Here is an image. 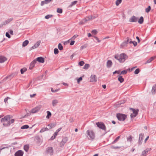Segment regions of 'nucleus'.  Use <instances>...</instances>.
<instances>
[{
	"label": "nucleus",
	"mask_w": 156,
	"mask_h": 156,
	"mask_svg": "<svg viewBox=\"0 0 156 156\" xmlns=\"http://www.w3.org/2000/svg\"><path fill=\"white\" fill-rule=\"evenodd\" d=\"M12 116L10 115L5 116L4 118L1 119V121L3 123V125L4 126L8 127L11 124L14 122V119H11Z\"/></svg>",
	"instance_id": "f257e3e1"
},
{
	"label": "nucleus",
	"mask_w": 156,
	"mask_h": 156,
	"mask_svg": "<svg viewBox=\"0 0 156 156\" xmlns=\"http://www.w3.org/2000/svg\"><path fill=\"white\" fill-rule=\"evenodd\" d=\"M115 58L118 60L120 62H123L128 58L127 55L125 53H122L120 55H115Z\"/></svg>",
	"instance_id": "f03ea898"
},
{
	"label": "nucleus",
	"mask_w": 156,
	"mask_h": 156,
	"mask_svg": "<svg viewBox=\"0 0 156 156\" xmlns=\"http://www.w3.org/2000/svg\"><path fill=\"white\" fill-rule=\"evenodd\" d=\"M86 133L89 140H93L94 139L95 134L93 130H88L87 131Z\"/></svg>",
	"instance_id": "7ed1b4c3"
},
{
	"label": "nucleus",
	"mask_w": 156,
	"mask_h": 156,
	"mask_svg": "<svg viewBox=\"0 0 156 156\" xmlns=\"http://www.w3.org/2000/svg\"><path fill=\"white\" fill-rule=\"evenodd\" d=\"M116 117L120 121H124L127 118L126 115L121 113H117Z\"/></svg>",
	"instance_id": "20e7f679"
},
{
	"label": "nucleus",
	"mask_w": 156,
	"mask_h": 156,
	"mask_svg": "<svg viewBox=\"0 0 156 156\" xmlns=\"http://www.w3.org/2000/svg\"><path fill=\"white\" fill-rule=\"evenodd\" d=\"M97 126L105 131L106 130V128L103 122H98L96 123Z\"/></svg>",
	"instance_id": "39448f33"
},
{
	"label": "nucleus",
	"mask_w": 156,
	"mask_h": 156,
	"mask_svg": "<svg viewBox=\"0 0 156 156\" xmlns=\"http://www.w3.org/2000/svg\"><path fill=\"white\" fill-rule=\"evenodd\" d=\"M68 141V138L67 137H65L63 138L62 141L60 143L59 146L60 147H63L65 144Z\"/></svg>",
	"instance_id": "423d86ee"
},
{
	"label": "nucleus",
	"mask_w": 156,
	"mask_h": 156,
	"mask_svg": "<svg viewBox=\"0 0 156 156\" xmlns=\"http://www.w3.org/2000/svg\"><path fill=\"white\" fill-rule=\"evenodd\" d=\"M41 107V106L35 107L31 110L30 112V113H36L40 110Z\"/></svg>",
	"instance_id": "0eeeda50"
},
{
	"label": "nucleus",
	"mask_w": 156,
	"mask_h": 156,
	"mask_svg": "<svg viewBox=\"0 0 156 156\" xmlns=\"http://www.w3.org/2000/svg\"><path fill=\"white\" fill-rule=\"evenodd\" d=\"M46 152L47 154H49L50 155H53V147H48L46 149Z\"/></svg>",
	"instance_id": "6e6552de"
},
{
	"label": "nucleus",
	"mask_w": 156,
	"mask_h": 156,
	"mask_svg": "<svg viewBox=\"0 0 156 156\" xmlns=\"http://www.w3.org/2000/svg\"><path fill=\"white\" fill-rule=\"evenodd\" d=\"M144 134L141 133L139 135V137L138 140V144L139 145H141L142 143V142L143 139Z\"/></svg>",
	"instance_id": "1a4fd4ad"
},
{
	"label": "nucleus",
	"mask_w": 156,
	"mask_h": 156,
	"mask_svg": "<svg viewBox=\"0 0 156 156\" xmlns=\"http://www.w3.org/2000/svg\"><path fill=\"white\" fill-rule=\"evenodd\" d=\"M138 18L135 16H132L129 19V21L131 22H135L137 21Z\"/></svg>",
	"instance_id": "9d476101"
},
{
	"label": "nucleus",
	"mask_w": 156,
	"mask_h": 156,
	"mask_svg": "<svg viewBox=\"0 0 156 156\" xmlns=\"http://www.w3.org/2000/svg\"><path fill=\"white\" fill-rule=\"evenodd\" d=\"M41 42V41H37L36 43H35L34 46H33L32 47H31L30 49V50H31L33 49H34L38 47V46L40 44Z\"/></svg>",
	"instance_id": "9b49d317"
},
{
	"label": "nucleus",
	"mask_w": 156,
	"mask_h": 156,
	"mask_svg": "<svg viewBox=\"0 0 156 156\" xmlns=\"http://www.w3.org/2000/svg\"><path fill=\"white\" fill-rule=\"evenodd\" d=\"M97 77L95 75H91L90 76V82H95L97 81Z\"/></svg>",
	"instance_id": "f8f14e48"
},
{
	"label": "nucleus",
	"mask_w": 156,
	"mask_h": 156,
	"mask_svg": "<svg viewBox=\"0 0 156 156\" xmlns=\"http://www.w3.org/2000/svg\"><path fill=\"white\" fill-rule=\"evenodd\" d=\"M16 74L15 73H12V74L4 78L3 80H6L7 79H9V80H10Z\"/></svg>",
	"instance_id": "ddd939ff"
},
{
	"label": "nucleus",
	"mask_w": 156,
	"mask_h": 156,
	"mask_svg": "<svg viewBox=\"0 0 156 156\" xmlns=\"http://www.w3.org/2000/svg\"><path fill=\"white\" fill-rule=\"evenodd\" d=\"M23 151L20 150L16 151L15 154V156H23Z\"/></svg>",
	"instance_id": "4468645a"
},
{
	"label": "nucleus",
	"mask_w": 156,
	"mask_h": 156,
	"mask_svg": "<svg viewBox=\"0 0 156 156\" xmlns=\"http://www.w3.org/2000/svg\"><path fill=\"white\" fill-rule=\"evenodd\" d=\"M36 62L37 61H38L39 62H41V63H43L44 62V58L41 57H38L36 58Z\"/></svg>",
	"instance_id": "2eb2a0df"
},
{
	"label": "nucleus",
	"mask_w": 156,
	"mask_h": 156,
	"mask_svg": "<svg viewBox=\"0 0 156 156\" xmlns=\"http://www.w3.org/2000/svg\"><path fill=\"white\" fill-rule=\"evenodd\" d=\"M151 150V148H148L143 151L142 152V154L144 156H146V154L148 153V152L150 151Z\"/></svg>",
	"instance_id": "dca6fc26"
},
{
	"label": "nucleus",
	"mask_w": 156,
	"mask_h": 156,
	"mask_svg": "<svg viewBox=\"0 0 156 156\" xmlns=\"http://www.w3.org/2000/svg\"><path fill=\"white\" fill-rule=\"evenodd\" d=\"M36 63V59L34 60L30 64V66L29 67V69H32L34 67L35 64Z\"/></svg>",
	"instance_id": "f3484780"
},
{
	"label": "nucleus",
	"mask_w": 156,
	"mask_h": 156,
	"mask_svg": "<svg viewBox=\"0 0 156 156\" xmlns=\"http://www.w3.org/2000/svg\"><path fill=\"white\" fill-rule=\"evenodd\" d=\"M129 38H127V40L124 41L122 44H121V46L122 47L125 46L128 43L129 41Z\"/></svg>",
	"instance_id": "a211bd4d"
},
{
	"label": "nucleus",
	"mask_w": 156,
	"mask_h": 156,
	"mask_svg": "<svg viewBox=\"0 0 156 156\" xmlns=\"http://www.w3.org/2000/svg\"><path fill=\"white\" fill-rule=\"evenodd\" d=\"M151 92L152 94H155L156 93V84L153 86Z\"/></svg>",
	"instance_id": "6ab92c4d"
},
{
	"label": "nucleus",
	"mask_w": 156,
	"mask_h": 156,
	"mask_svg": "<svg viewBox=\"0 0 156 156\" xmlns=\"http://www.w3.org/2000/svg\"><path fill=\"white\" fill-rule=\"evenodd\" d=\"M51 1V0H45L42 1L41 2V5L43 6L45 4H47L50 2Z\"/></svg>",
	"instance_id": "aec40b11"
},
{
	"label": "nucleus",
	"mask_w": 156,
	"mask_h": 156,
	"mask_svg": "<svg viewBox=\"0 0 156 156\" xmlns=\"http://www.w3.org/2000/svg\"><path fill=\"white\" fill-rule=\"evenodd\" d=\"M56 125V122L51 123L49 124L48 126L49 127V129H51L55 127Z\"/></svg>",
	"instance_id": "412c9836"
},
{
	"label": "nucleus",
	"mask_w": 156,
	"mask_h": 156,
	"mask_svg": "<svg viewBox=\"0 0 156 156\" xmlns=\"http://www.w3.org/2000/svg\"><path fill=\"white\" fill-rule=\"evenodd\" d=\"M7 60V58L4 56H0V63H3Z\"/></svg>",
	"instance_id": "4be33fe9"
},
{
	"label": "nucleus",
	"mask_w": 156,
	"mask_h": 156,
	"mask_svg": "<svg viewBox=\"0 0 156 156\" xmlns=\"http://www.w3.org/2000/svg\"><path fill=\"white\" fill-rule=\"evenodd\" d=\"M13 20V18H12L8 19L7 20H5V22H3L4 25H6V24L9 23L12 20Z\"/></svg>",
	"instance_id": "5701e85b"
},
{
	"label": "nucleus",
	"mask_w": 156,
	"mask_h": 156,
	"mask_svg": "<svg viewBox=\"0 0 156 156\" xmlns=\"http://www.w3.org/2000/svg\"><path fill=\"white\" fill-rule=\"evenodd\" d=\"M131 109L133 111V114H135L136 116L137 115L139 111L138 109H135L133 108H131Z\"/></svg>",
	"instance_id": "b1692460"
},
{
	"label": "nucleus",
	"mask_w": 156,
	"mask_h": 156,
	"mask_svg": "<svg viewBox=\"0 0 156 156\" xmlns=\"http://www.w3.org/2000/svg\"><path fill=\"white\" fill-rule=\"evenodd\" d=\"M58 103V101L57 100L55 99L52 101V104L53 107L55 106L57 103Z\"/></svg>",
	"instance_id": "393cba45"
},
{
	"label": "nucleus",
	"mask_w": 156,
	"mask_h": 156,
	"mask_svg": "<svg viewBox=\"0 0 156 156\" xmlns=\"http://www.w3.org/2000/svg\"><path fill=\"white\" fill-rule=\"evenodd\" d=\"M112 64V62L111 60H108L107 62V66L108 67H110Z\"/></svg>",
	"instance_id": "a878e982"
},
{
	"label": "nucleus",
	"mask_w": 156,
	"mask_h": 156,
	"mask_svg": "<svg viewBox=\"0 0 156 156\" xmlns=\"http://www.w3.org/2000/svg\"><path fill=\"white\" fill-rule=\"evenodd\" d=\"M77 1H75L73 2H72L71 4L69 5V7H71L75 5L77 2Z\"/></svg>",
	"instance_id": "bb28decb"
},
{
	"label": "nucleus",
	"mask_w": 156,
	"mask_h": 156,
	"mask_svg": "<svg viewBox=\"0 0 156 156\" xmlns=\"http://www.w3.org/2000/svg\"><path fill=\"white\" fill-rule=\"evenodd\" d=\"M29 145H26L24 147V149L26 152H27L29 150Z\"/></svg>",
	"instance_id": "cd10ccee"
},
{
	"label": "nucleus",
	"mask_w": 156,
	"mask_h": 156,
	"mask_svg": "<svg viewBox=\"0 0 156 156\" xmlns=\"http://www.w3.org/2000/svg\"><path fill=\"white\" fill-rule=\"evenodd\" d=\"M138 22L140 24H142L144 22V18L143 17L141 16L138 21Z\"/></svg>",
	"instance_id": "c85d7f7f"
},
{
	"label": "nucleus",
	"mask_w": 156,
	"mask_h": 156,
	"mask_svg": "<svg viewBox=\"0 0 156 156\" xmlns=\"http://www.w3.org/2000/svg\"><path fill=\"white\" fill-rule=\"evenodd\" d=\"M47 115L46 117L47 119H49L51 116V112L49 111H47Z\"/></svg>",
	"instance_id": "c756f323"
},
{
	"label": "nucleus",
	"mask_w": 156,
	"mask_h": 156,
	"mask_svg": "<svg viewBox=\"0 0 156 156\" xmlns=\"http://www.w3.org/2000/svg\"><path fill=\"white\" fill-rule=\"evenodd\" d=\"M118 80L121 83H122L124 81V79L122 76H119Z\"/></svg>",
	"instance_id": "7c9ffc66"
},
{
	"label": "nucleus",
	"mask_w": 156,
	"mask_h": 156,
	"mask_svg": "<svg viewBox=\"0 0 156 156\" xmlns=\"http://www.w3.org/2000/svg\"><path fill=\"white\" fill-rule=\"evenodd\" d=\"M29 43V41L27 40H26L23 43V46L25 47L27 46Z\"/></svg>",
	"instance_id": "2f4dec72"
},
{
	"label": "nucleus",
	"mask_w": 156,
	"mask_h": 156,
	"mask_svg": "<svg viewBox=\"0 0 156 156\" xmlns=\"http://www.w3.org/2000/svg\"><path fill=\"white\" fill-rule=\"evenodd\" d=\"M90 67V65L88 64H86L83 67V69H88Z\"/></svg>",
	"instance_id": "473e14b6"
},
{
	"label": "nucleus",
	"mask_w": 156,
	"mask_h": 156,
	"mask_svg": "<svg viewBox=\"0 0 156 156\" xmlns=\"http://www.w3.org/2000/svg\"><path fill=\"white\" fill-rule=\"evenodd\" d=\"M120 138V136H119L117 137L114 141L112 143V144H114L116 143Z\"/></svg>",
	"instance_id": "72a5a7b5"
},
{
	"label": "nucleus",
	"mask_w": 156,
	"mask_h": 156,
	"mask_svg": "<svg viewBox=\"0 0 156 156\" xmlns=\"http://www.w3.org/2000/svg\"><path fill=\"white\" fill-rule=\"evenodd\" d=\"M27 70V69L26 68H23L21 69L20 70V72L21 74H23L24 73L26 72Z\"/></svg>",
	"instance_id": "f704fd0d"
},
{
	"label": "nucleus",
	"mask_w": 156,
	"mask_h": 156,
	"mask_svg": "<svg viewBox=\"0 0 156 156\" xmlns=\"http://www.w3.org/2000/svg\"><path fill=\"white\" fill-rule=\"evenodd\" d=\"M58 47L59 50H62L63 49V47L61 43H59L58 45Z\"/></svg>",
	"instance_id": "c9c22d12"
},
{
	"label": "nucleus",
	"mask_w": 156,
	"mask_h": 156,
	"mask_svg": "<svg viewBox=\"0 0 156 156\" xmlns=\"http://www.w3.org/2000/svg\"><path fill=\"white\" fill-rule=\"evenodd\" d=\"M122 2V0H117L116 1V5L117 6H118Z\"/></svg>",
	"instance_id": "e433bc0d"
},
{
	"label": "nucleus",
	"mask_w": 156,
	"mask_h": 156,
	"mask_svg": "<svg viewBox=\"0 0 156 156\" xmlns=\"http://www.w3.org/2000/svg\"><path fill=\"white\" fill-rule=\"evenodd\" d=\"M29 127V126L28 125H25L22 126L21 127V129H28Z\"/></svg>",
	"instance_id": "4c0bfd02"
},
{
	"label": "nucleus",
	"mask_w": 156,
	"mask_h": 156,
	"mask_svg": "<svg viewBox=\"0 0 156 156\" xmlns=\"http://www.w3.org/2000/svg\"><path fill=\"white\" fill-rule=\"evenodd\" d=\"M151 7L150 6H149L148 7L145 9V12L147 13H148L150 10Z\"/></svg>",
	"instance_id": "58836bf2"
},
{
	"label": "nucleus",
	"mask_w": 156,
	"mask_h": 156,
	"mask_svg": "<svg viewBox=\"0 0 156 156\" xmlns=\"http://www.w3.org/2000/svg\"><path fill=\"white\" fill-rule=\"evenodd\" d=\"M57 12L59 13H61L62 12V10L61 9L58 8L57 10Z\"/></svg>",
	"instance_id": "ea45409f"
},
{
	"label": "nucleus",
	"mask_w": 156,
	"mask_h": 156,
	"mask_svg": "<svg viewBox=\"0 0 156 156\" xmlns=\"http://www.w3.org/2000/svg\"><path fill=\"white\" fill-rule=\"evenodd\" d=\"M127 141L131 142L132 140V136L131 135L129 136V137H128L127 139Z\"/></svg>",
	"instance_id": "a19ab883"
},
{
	"label": "nucleus",
	"mask_w": 156,
	"mask_h": 156,
	"mask_svg": "<svg viewBox=\"0 0 156 156\" xmlns=\"http://www.w3.org/2000/svg\"><path fill=\"white\" fill-rule=\"evenodd\" d=\"M140 72V70L139 69H136L134 71V73L135 74H137Z\"/></svg>",
	"instance_id": "79ce46f5"
},
{
	"label": "nucleus",
	"mask_w": 156,
	"mask_h": 156,
	"mask_svg": "<svg viewBox=\"0 0 156 156\" xmlns=\"http://www.w3.org/2000/svg\"><path fill=\"white\" fill-rule=\"evenodd\" d=\"M52 16L53 15H48L45 16V18L46 19H48Z\"/></svg>",
	"instance_id": "37998d69"
},
{
	"label": "nucleus",
	"mask_w": 156,
	"mask_h": 156,
	"mask_svg": "<svg viewBox=\"0 0 156 156\" xmlns=\"http://www.w3.org/2000/svg\"><path fill=\"white\" fill-rule=\"evenodd\" d=\"M91 33L94 35H96L97 34L98 31L96 30H92L91 32Z\"/></svg>",
	"instance_id": "c03bdc74"
},
{
	"label": "nucleus",
	"mask_w": 156,
	"mask_h": 156,
	"mask_svg": "<svg viewBox=\"0 0 156 156\" xmlns=\"http://www.w3.org/2000/svg\"><path fill=\"white\" fill-rule=\"evenodd\" d=\"M58 50L57 48H55L54 49V54L55 55L57 54L58 53Z\"/></svg>",
	"instance_id": "a18cd8bd"
},
{
	"label": "nucleus",
	"mask_w": 156,
	"mask_h": 156,
	"mask_svg": "<svg viewBox=\"0 0 156 156\" xmlns=\"http://www.w3.org/2000/svg\"><path fill=\"white\" fill-rule=\"evenodd\" d=\"M84 64V62L83 61H81L79 63V65L81 66H82Z\"/></svg>",
	"instance_id": "49530a36"
},
{
	"label": "nucleus",
	"mask_w": 156,
	"mask_h": 156,
	"mask_svg": "<svg viewBox=\"0 0 156 156\" xmlns=\"http://www.w3.org/2000/svg\"><path fill=\"white\" fill-rule=\"evenodd\" d=\"M62 129V127L59 128L56 131L55 133L57 135L58 133Z\"/></svg>",
	"instance_id": "de8ad7c7"
},
{
	"label": "nucleus",
	"mask_w": 156,
	"mask_h": 156,
	"mask_svg": "<svg viewBox=\"0 0 156 156\" xmlns=\"http://www.w3.org/2000/svg\"><path fill=\"white\" fill-rule=\"evenodd\" d=\"M127 71L126 70L122 71L121 72V74L125 75L127 73Z\"/></svg>",
	"instance_id": "09e8293b"
},
{
	"label": "nucleus",
	"mask_w": 156,
	"mask_h": 156,
	"mask_svg": "<svg viewBox=\"0 0 156 156\" xmlns=\"http://www.w3.org/2000/svg\"><path fill=\"white\" fill-rule=\"evenodd\" d=\"M86 18H87L88 19L87 20H89L93 19V16L91 15H90V16H87L86 17Z\"/></svg>",
	"instance_id": "8fccbe9b"
},
{
	"label": "nucleus",
	"mask_w": 156,
	"mask_h": 156,
	"mask_svg": "<svg viewBox=\"0 0 156 156\" xmlns=\"http://www.w3.org/2000/svg\"><path fill=\"white\" fill-rule=\"evenodd\" d=\"M78 36V35L76 34L74 35L71 39V40H74L75 38Z\"/></svg>",
	"instance_id": "3c124183"
},
{
	"label": "nucleus",
	"mask_w": 156,
	"mask_h": 156,
	"mask_svg": "<svg viewBox=\"0 0 156 156\" xmlns=\"http://www.w3.org/2000/svg\"><path fill=\"white\" fill-rule=\"evenodd\" d=\"M83 21V22L84 24L85 23H86L88 21V20L87 19V18H85L82 20Z\"/></svg>",
	"instance_id": "603ef678"
},
{
	"label": "nucleus",
	"mask_w": 156,
	"mask_h": 156,
	"mask_svg": "<svg viewBox=\"0 0 156 156\" xmlns=\"http://www.w3.org/2000/svg\"><path fill=\"white\" fill-rule=\"evenodd\" d=\"M5 35L6 37H7L9 38H10L11 37L10 35H9V34L8 32L6 33Z\"/></svg>",
	"instance_id": "864d4df0"
},
{
	"label": "nucleus",
	"mask_w": 156,
	"mask_h": 156,
	"mask_svg": "<svg viewBox=\"0 0 156 156\" xmlns=\"http://www.w3.org/2000/svg\"><path fill=\"white\" fill-rule=\"evenodd\" d=\"M132 43L133 44L134 46H136L137 45V42L135 41H133Z\"/></svg>",
	"instance_id": "5fc2aeb1"
},
{
	"label": "nucleus",
	"mask_w": 156,
	"mask_h": 156,
	"mask_svg": "<svg viewBox=\"0 0 156 156\" xmlns=\"http://www.w3.org/2000/svg\"><path fill=\"white\" fill-rule=\"evenodd\" d=\"M93 37H94L98 41V42H100L101 41L99 40L98 37L95 36H94Z\"/></svg>",
	"instance_id": "6e6d98bb"
},
{
	"label": "nucleus",
	"mask_w": 156,
	"mask_h": 156,
	"mask_svg": "<svg viewBox=\"0 0 156 156\" xmlns=\"http://www.w3.org/2000/svg\"><path fill=\"white\" fill-rule=\"evenodd\" d=\"M30 113H27L23 118H24L26 117H27L30 115Z\"/></svg>",
	"instance_id": "4d7b16f0"
},
{
	"label": "nucleus",
	"mask_w": 156,
	"mask_h": 156,
	"mask_svg": "<svg viewBox=\"0 0 156 156\" xmlns=\"http://www.w3.org/2000/svg\"><path fill=\"white\" fill-rule=\"evenodd\" d=\"M45 129H44V128H42L40 131V133H43L44 131H45Z\"/></svg>",
	"instance_id": "13d9d810"
},
{
	"label": "nucleus",
	"mask_w": 156,
	"mask_h": 156,
	"mask_svg": "<svg viewBox=\"0 0 156 156\" xmlns=\"http://www.w3.org/2000/svg\"><path fill=\"white\" fill-rule=\"evenodd\" d=\"M156 58L155 56H153L151 57L150 59L151 60V62L155 58Z\"/></svg>",
	"instance_id": "bf43d9fd"
},
{
	"label": "nucleus",
	"mask_w": 156,
	"mask_h": 156,
	"mask_svg": "<svg viewBox=\"0 0 156 156\" xmlns=\"http://www.w3.org/2000/svg\"><path fill=\"white\" fill-rule=\"evenodd\" d=\"M9 99H10V98L9 97H7L6 98H5V99H4V102H5V103H6V102L7 101H8V100Z\"/></svg>",
	"instance_id": "052dcab7"
},
{
	"label": "nucleus",
	"mask_w": 156,
	"mask_h": 156,
	"mask_svg": "<svg viewBox=\"0 0 156 156\" xmlns=\"http://www.w3.org/2000/svg\"><path fill=\"white\" fill-rule=\"evenodd\" d=\"M8 32L9 33L11 34L12 35H13V31L12 30H10Z\"/></svg>",
	"instance_id": "680f3d73"
},
{
	"label": "nucleus",
	"mask_w": 156,
	"mask_h": 156,
	"mask_svg": "<svg viewBox=\"0 0 156 156\" xmlns=\"http://www.w3.org/2000/svg\"><path fill=\"white\" fill-rule=\"evenodd\" d=\"M151 62V60L150 59H148L145 63V64H146L148 63H149Z\"/></svg>",
	"instance_id": "e2e57ef3"
},
{
	"label": "nucleus",
	"mask_w": 156,
	"mask_h": 156,
	"mask_svg": "<svg viewBox=\"0 0 156 156\" xmlns=\"http://www.w3.org/2000/svg\"><path fill=\"white\" fill-rule=\"evenodd\" d=\"M136 116L134 114H131L130 115V116L131 118H134Z\"/></svg>",
	"instance_id": "0e129e2a"
},
{
	"label": "nucleus",
	"mask_w": 156,
	"mask_h": 156,
	"mask_svg": "<svg viewBox=\"0 0 156 156\" xmlns=\"http://www.w3.org/2000/svg\"><path fill=\"white\" fill-rule=\"evenodd\" d=\"M75 43V41H71V42L70 43V44L71 45H72L74 44Z\"/></svg>",
	"instance_id": "69168bd1"
},
{
	"label": "nucleus",
	"mask_w": 156,
	"mask_h": 156,
	"mask_svg": "<svg viewBox=\"0 0 156 156\" xmlns=\"http://www.w3.org/2000/svg\"><path fill=\"white\" fill-rule=\"evenodd\" d=\"M82 79V78L81 77H80L78 80H77V82L78 83H79L80 81H81Z\"/></svg>",
	"instance_id": "338daca9"
},
{
	"label": "nucleus",
	"mask_w": 156,
	"mask_h": 156,
	"mask_svg": "<svg viewBox=\"0 0 156 156\" xmlns=\"http://www.w3.org/2000/svg\"><path fill=\"white\" fill-rule=\"evenodd\" d=\"M36 95V94H30V97L31 98H33V97H34V96H35V95Z\"/></svg>",
	"instance_id": "774afa93"
}]
</instances>
